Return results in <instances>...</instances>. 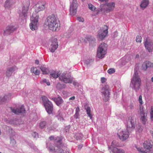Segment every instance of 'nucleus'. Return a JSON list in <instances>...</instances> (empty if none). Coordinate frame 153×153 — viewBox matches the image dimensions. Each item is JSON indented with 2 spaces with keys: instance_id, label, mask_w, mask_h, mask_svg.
Wrapping results in <instances>:
<instances>
[{
  "instance_id": "obj_1",
  "label": "nucleus",
  "mask_w": 153,
  "mask_h": 153,
  "mask_svg": "<svg viewBox=\"0 0 153 153\" xmlns=\"http://www.w3.org/2000/svg\"><path fill=\"white\" fill-rule=\"evenodd\" d=\"M45 25L49 29L53 31L58 30L60 27V24L57 17L53 15L48 16L45 21Z\"/></svg>"
},
{
  "instance_id": "obj_2",
  "label": "nucleus",
  "mask_w": 153,
  "mask_h": 153,
  "mask_svg": "<svg viewBox=\"0 0 153 153\" xmlns=\"http://www.w3.org/2000/svg\"><path fill=\"white\" fill-rule=\"evenodd\" d=\"M140 83L141 80L138 76L137 71L135 70L134 74L131 79L130 86L137 92L139 89Z\"/></svg>"
},
{
  "instance_id": "obj_3",
  "label": "nucleus",
  "mask_w": 153,
  "mask_h": 153,
  "mask_svg": "<svg viewBox=\"0 0 153 153\" xmlns=\"http://www.w3.org/2000/svg\"><path fill=\"white\" fill-rule=\"evenodd\" d=\"M115 4L114 2H109L101 4L98 10L97 13L100 12L107 13L112 11L114 9Z\"/></svg>"
},
{
  "instance_id": "obj_4",
  "label": "nucleus",
  "mask_w": 153,
  "mask_h": 153,
  "mask_svg": "<svg viewBox=\"0 0 153 153\" xmlns=\"http://www.w3.org/2000/svg\"><path fill=\"white\" fill-rule=\"evenodd\" d=\"M107 46L104 43H102L99 45L97 50V56L99 58H103L107 53Z\"/></svg>"
},
{
  "instance_id": "obj_5",
  "label": "nucleus",
  "mask_w": 153,
  "mask_h": 153,
  "mask_svg": "<svg viewBox=\"0 0 153 153\" xmlns=\"http://www.w3.org/2000/svg\"><path fill=\"white\" fill-rule=\"evenodd\" d=\"M59 79L60 81L66 84L72 83L74 80L73 77L67 73L61 74L59 75Z\"/></svg>"
},
{
  "instance_id": "obj_6",
  "label": "nucleus",
  "mask_w": 153,
  "mask_h": 153,
  "mask_svg": "<svg viewBox=\"0 0 153 153\" xmlns=\"http://www.w3.org/2000/svg\"><path fill=\"white\" fill-rule=\"evenodd\" d=\"M110 88L107 84H105L102 88L101 94L104 101H107L108 100L110 97Z\"/></svg>"
},
{
  "instance_id": "obj_7",
  "label": "nucleus",
  "mask_w": 153,
  "mask_h": 153,
  "mask_svg": "<svg viewBox=\"0 0 153 153\" xmlns=\"http://www.w3.org/2000/svg\"><path fill=\"white\" fill-rule=\"evenodd\" d=\"M108 27L106 25H104L98 31L97 38L99 41L102 40L107 35L108 32Z\"/></svg>"
},
{
  "instance_id": "obj_8",
  "label": "nucleus",
  "mask_w": 153,
  "mask_h": 153,
  "mask_svg": "<svg viewBox=\"0 0 153 153\" xmlns=\"http://www.w3.org/2000/svg\"><path fill=\"white\" fill-rule=\"evenodd\" d=\"M143 146L144 148L147 150H148V151H144L143 148L136 147L139 152L140 153H150V149L152 147V145L151 142L149 140L145 141L143 143Z\"/></svg>"
},
{
  "instance_id": "obj_9",
  "label": "nucleus",
  "mask_w": 153,
  "mask_h": 153,
  "mask_svg": "<svg viewBox=\"0 0 153 153\" xmlns=\"http://www.w3.org/2000/svg\"><path fill=\"white\" fill-rule=\"evenodd\" d=\"M39 16L36 14L33 13L30 18L31 22L30 24V29L32 30L37 29V24L38 21Z\"/></svg>"
},
{
  "instance_id": "obj_10",
  "label": "nucleus",
  "mask_w": 153,
  "mask_h": 153,
  "mask_svg": "<svg viewBox=\"0 0 153 153\" xmlns=\"http://www.w3.org/2000/svg\"><path fill=\"white\" fill-rule=\"evenodd\" d=\"M56 139L55 140L54 142L55 143L56 142H57V146L54 147L53 146L54 145L53 144H50L49 147V150L50 151L52 152H56L62 153V150H61V149H60L61 147V145L60 144H62L61 143V140H58V141H56Z\"/></svg>"
},
{
  "instance_id": "obj_11",
  "label": "nucleus",
  "mask_w": 153,
  "mask_h": 153,
  "mask_svg": "<svg viewBox=\"0 0 153 153\" xmlns=\"http://www.w3.org/2000/svg\"><path fill=\"white\" fill-rule=\"evenodd\" d=\"M140 118L142 123L145 125L147 120V114L146 112L145 109L143 108V106H140Z\"/></svg>"
},
{
  "instance_id": "obj_12",
  "label": "nucleus",
  "mask_w": 153,
  "mask_h": 153,
  "mask_svg": "<svg viewBox=\"0 0 153 153\" xmlns=\"http://www.w3.org/2000/svg\"><path fill=\"white\" fill-rule=\"evenodd\" d=\"M128 130H119L117 133V135L120 139L123 141L126 140L128 137L129 133Z\"/></svg>"
},
{
  "instance_id": "obj_13",
  "label": "nucleus",
  "mask_w": 153,
  "mask_h": 153,
  "mask_svg": "<svg viewBox=\"0 0 153 153\" xmlns=\"http://www.w3.org/2000/svg\"><path fill=\"white\" fill-rule=\"evenodd\" d=\"M28 10V6H24L18 11L19 17L22 19H24L27 16Z\"/></svg>"
},
{
  "instance_id": "obj_14",
  "label": "nucleus",
  "mask_w": 153,
  "mask_h": 153,
  "mask_svg": "<svg viewBox=\"0 0 153 153\" xmlns=\"http://www.w3.org/2000/svg\"><path fill=\"white\" fill-rule=\"evenodd\" d=\"M135 124V121L134 119L131 117L129 118L127 122V129L129 131L134 129Z\"/></svg>"
},
{
  "instance_id": "obj_15",
  "label": "nucleus",
  "mask_w": 153,
  "mask_h": 153,
  "mask_svg": "<svg viewBox=\"0 0 153 153\" xmlns=\"http://www.w3.org/2000/svg\"><path fill=\"white\" fill-rule=\"evenodd\" d=\"M77 7L78 4L76 0H73L70 7V14L71 15L74 16L76 14Z\"/></svg>"
},
{
  "instance_id": "obj_16",
  "label": "nucleus",
  "mask_w": 153,
  "mask_h": 153,
  "mask_svg": "<svg viewBox=\"0 0 153 153\" xmlns=\"http://www.w3.org/2000/svg\"><path fill=\"white\" fill-rule=\"evenodd\" d=\"M144 45L148 51L151 52L153 50V42L149 39L146 38L144 42Z\"/></svg>"
},
{
  "instance_id": "obj_17",
  "label": "nucleus",
  "mask_w": 153,
  "mask_h": 153,
  "mask_svg": "<svg viewBox=\"0 0 153 153\" xmlns=\"http://www.w3.org/2000/svg\"><path fill=\"white\" fill-rule=\"evenodd\" d=\"M45 2H39L35 5L34 7L35 9V13H35V14H38L37 13L39 11L42 10L44 9L45 8Z\"/></svg>"
},
{
  "instance_id": "obj_18",
  "label": "nucleus",
  "mask_w": 153,
  "mask_h": 153,
  "mask_svg": "<svg viewBox=\"0 0 153 153\" xmlns=\"http://www.w3.org/2000/svg\"><path fill=\"white\" fill-rule=\"evenodd\" d=\"M17 29V28L12 25L7 26L4 30L3 34L4 36H7L13 32Z\"/></svg>"
},
{
  "instance_id": "obj_19",
  "label": "nucleus",
  "mask_w": 153,
  "mask_h": 153,
  "mask_svg": "<svg viewBox=\"0 0 153 153\" xmlns=\"http://www.w3.org/2000/svg\"><path fill=\"white\" fill-rule=\"evenodd\" d=\"M12 94L8 93L5 94L3 98H0V105L6 104V103L11 98Z\"/></svg>"
},
{
  "instance_id": "obj_20",
  "label": "nucleus",
  "mask_w": 153,
  "mask_h": 153,
  "mask_svg": "<svg viewBox=\"0 0 153 153\" xmlns=\"http://www.w3.org/2000/svg\"><path fill=\"white\" fill-rule=\"evenodd\" d=\"M58 47V44L57 39L56 38L53 39L49 48L50 51L52 52H54L57 49Z\"/></svg>"
},
{
  "instance_id": "obj_21",
  "label": "nucleus",
  "mask_w": 153,
  "mask_h": 153,
  "mask_svg": "<svg viewBox=\"0 0 153 153\" xmlns=\"http://www.w3.org/2000/svg\"><path fill=\"white\" fill-rule=\"evenodd\" d=\"M11 111L16 114H19L21 113H25V110L22 106L20 108H13L12 107H10Z\"/></svg>"
},
{
  "instance_id": "obj_22",
  "label": "nucleus",
  "mask_w": 153,
  "mask_h": 153,
  "mask_svg": "<svg viewBox=\"0 0 153 153\" xmlns=\"http://www.w3.org/2000/svg\"><path fill=\"white\" fill-rule=\"evenodd\" d=\"M17 69L16 66H14L8 68L6 72V76L7 77L9 78L12 75L13 72Z\"/></svg>"
},
{
  "instance_id": "obj_23",
  "label": "nucleus",
  "mask_w": 153,
  "mask_h": 153,
  "mask_svg": "<svg viewBox=\"0 0 153 153\" xmlns=\"http://www.w3.org/2000/svg\"><path fill=\"white\" fill-rule=\"evenodd\" d=\"M113 143V142H112V145L110 148L112 152L113 153H125V151L123 150L113 147L112 145Z\"/></svg>"
},
{
  "instance_id": "obj_24",
  "label": "nucleus",
  "mask_w": 153,
  "mask_h": 153,
  "mask_svg": "<svg viewBox=\"0 0 153 153\" xmlns=\"http://www.w3.org/2000/svg\"><path fill=\"white\" fill-rule=\"evenodd\" d=\"M42 99L44 105H52L51 102L48 100L47 97L45 96H42Z\"/></svg>"
},
{
  "instance_id": "obj_25",
  "label": "nucleus",
  "mask_w": 153,
  "mask_h": 153,
  "mask_svg": "<svg viewBox=\"0 0 153 153\" xmlns=\"http://www.w3.org/2000/svg\"><path fill=\"white\" fill-rule=\"evenodd\" d=\"M51 99L53 100L57 105L62 104L63 102V100L62 98L60 97L58 98H52Z\"/></svg>"
},
{
  "instance_id": "obj_26",
  "label": "nucleus",
  "mask_w": 153,
  "mask_h": 153,
  "mask_svg": "<svg viewBox=\"0 0 153 153\" xmlns=\"http://www.w3.org/2000/svg\"><path fill=\"white\" fill-rule=\"evenodd\" d=\"M149 4V0H143L140 4V6L142 9L146 7Z\"/></svg>"
},
{
  "instance_id": "obj_27",
  "label": "nucleus",
  "mask_w": 153,
  "mask_h": 153,
  "mask_svg": "<svg viewBox=\"0 0 153 153\" xmlns=\"http://www.w3.org/2000/svg\"><path fill=\"white\" fill-rule=\"evenodd\" d=\"M50 75L51 77H53V78H56L58 77H59V75L60 74H59L58 72L57 71H51L49 72Z\"/></svg>"
},
{
  "instance_id": "obj_28",
  "label": "nucleus",
  "mask_w": 153,
  "mask_h": 153,
  "mask_svg": "<svg viewBox=\"0 0 153 153\" xmlns=\"http://www.w3.org/2000/svg\"><path fill=\"white\" fill-rule=\"evenodd\" d=\"M40 68L43 74H47L49 73L48 70L45 67V65L41 66Z\"/></svg>"
},
{
  "instance_id": "obj_29",
  "label": "nucleus",
  "mask_w": 153,
  "mask_h": 153,
  "mask_svg": "<svg viewBox=\"0 0 153 153\" xmlns=\"http://www.w3.org/2000/svg\"><path fill=\"white\" fill-rule=\"evenodd\" d=\"M46 110L49 114L52 113L53 110V106H45Z\"/></svg>"
},
{
  "instance_id": "obj_30",
  "label": "nucleus",
  "mask_w": 153,
  "mask_h": 153,
  "mask_svg": "<svg viewBox=\"0 0 153 153\" xmlns=\"http://www.w3.org/2000/svg\"><path fill=\"white\" fill-rule=\"evenodd\" d=\"M60 145H61V147L60 149L62 150L61 153H71L66 147L65 146H64L62 144H61Z\"/></svg>"
},
{
  "instance_id": "obj_31",
  "label": "nucleus",
  "mask_w": 153,
  "mask_h": 153,
  "mask_svg": "<svg viewBox=\"0 0 153 153\" xmlns=\"http://www.w3.org/2000/svg\"><path fill=\"white\" fill-rule=\"evenodd\" d=\"M31 71L33 73H34L36 75H39L40 71L38 70L36 68L33 67L31 69Z\"/></svg>"
},
{
  "instance_id": "obj_32",
  "label": "nucleus",
  "mask_w": 153,
  "mask_h": 153,
  "mask_svg": "<svg viewBox=\"0 0 153 153\" xmlns=\"http://www.w3.org/2000/svg\"><path fill=\"white\" fill-rule=\"evenodd\" d=\"M85 108L86 110L87 114L90 117V119H91L92 118V115L91 114V110L90 107L87 106V107H85Z\"/></svg>"
},
{
  "instance_id": "obj_33",
  "label": "nucleus",
  "mask_w": 153,
  "mask_h": 153,
  "mask_svg": "<svg viewBox=\"0 0 153 153\" xmlns=\"http://www.w3.org/2000/svg\"><path fill=\"white\" fill-rule=\"evenodd\" d=\"M12 4V3L10 0H7L4 3V7L6 8H8Z\"/></svg>"
},
{
  "instance_id": "obj_34",
  "label": "nucleus",
  "mask_w": 153,
  "mask_h": 153,
  "mask_svg": "<svg viewBox=\"0 0 153 153\" xmlns=\"http://www.w3.org/2000/svg\"><path fill=\"white\" fill-rule=\"evenodd\" d=\"M75 137L76 139L80 140L82 139L83 137V135L82 134L77 133L75 135Z\"/></svg>"
},
{
  "instance_id": "obj_35",
  "label": "nucleus",
  "mask_w": 153,
  "mask_h": 153,
  "mask_svg": "<svg viewBox=\"0 0 153 153\" xmlns=\"http://www.w3.org/2000/svg\"><path fill=\"white\" fill-rule=\"evenodd\" d=\"M143 130V128L140 125H138L136 129V131L137 132L139 133H140Z\"/></svg>"
},
{
  "instance_id": "obj_36",
  "label": "nucleus",
  "mask_w": 153,
  "mask_h": 153,
  "mask_svg": "<svg viewBox=\"0 0 153 153\" xmlns=\"http://www.w3.org/2000/svg\"><path fill=\"white\" fill-rule=\"evenodd\" d=\"M46 124V123L45 121H42L39 123V127L41 128H44Z\"/></svg>"
},
{
  "instance_id": "obj_37",
  "label": "nucleus",
  "mask_w": 153,
  "mask_h": 153,
  "mask_svg": "<svg viewBox=\"0 0 153 153\" xmlns=\"http://www.w3.org/2000/svg\"><path fill=\"white\" fill-rule=\"evenodd\" d=\"M147 64V66L148 68L153 67V63L148 61H146Z\"/></svg>"
},
{
  "instance_id": "obj_38",
  "label": "nucleus",
  "mask_w": 153,
  "mask_h": 153,
  "mask_svg": "<svg viewBox=\"0 0 153 153\" xmlns=\"http://www.w3.org/2000/svg\"><path fill=\"white\" fill-rule=\"evenodd\" d=\"M88 8L92 11H94L96 8V7L91 4H88Z\"/></svg>"
},
{
  "instance_id": "obj_39",
  "label": "nucleus",
  "mask_w": 153,
  "mask_h": 153,
  "mask_svg": "<svg viewBox=\"0 0 153 153\" xmlns=\"http://www.w3.org/2000/svg\"><path fill=\"white\" fill-rule=\"evenodd\" d=\"M115 72V70L113 68L109 69L108 70V72L110 74H112Z\"/></svg>"
},
{
  "instance_id": "obj_40",
  "label": "nucleus",
  "mask_w": 153,
  "mask_h": 153,
  "mask_svg": "<svg viewBox=\"0 0 153 153\" xmlns=\"http://www.w3.org/2000/svg\"><path fill=\"white\" fill-rule=\"evenodd\" d=\"M142 37L140 36H137L136 38V41L137 42H141L142 41Z\"/></svg>"
},
{
  "instance_id": "obj_41",
  "label": "nucleus",
  "mask_w": 153,
  "mask_h": 153,
  "mask_svg": "<svg viewBox=\"0 0 153 153\" xmlns=\"http://www.w3.org/2000/svg\"><path fill=\"white\" fill-rule=\"evenodd\" d=\"M142 69L144 70H146L147 68L148 67L147 66V64L146 61L143 62L142 65Z\"/></svg>"
},
{
  "instance_id": "obj_42",
  "label": "nucleus",
  "mask_w": 153,
  "mask_h": 153,
  "mask_svg": "<svg viewBox=\"0 0 153 153\" xmlns=\"http://www.w3.org/2000/svg\"><path fill=\"white\" fill-rule=\"evenodd\" d=\"M150 114L151 120H152L153 121V107L152 106L151 108Z\"/></svg>"
},
{
  "instance_id": "obj_43",
  "label": "nucleus",
  "mask_w": 153,
  "mask_h": 153,
  "mask_svg": "<svg viewBox=\"0 0 153 153\" xmlns=\"http://www.w3.org/2000/svg\"><path fill=\"white\" fill-rule=\"evenodd\" d=\"M93 60L92 59H87L85 62V63L87 64H89L91 62H93Z\"/></svg>"
},
{
  "instance_id": "obj_44",
  "label": "nucleus",
  "mask_w": 153,
  "mask_h": 153,
  "mask_svg": "<svg viewBox=\"0 0 153 153\" xmlns=\"http://www.w3.org/2000/svg\"><path fill=\"white\" fill-rule=\"evenodd\" d=\"M139 102H140V104H143V101L142 100V97L141 95H140L139 97V100H138Z\"/></svg>"
},
{
  "instance_id": "obj_45",
  "label": "nucleus",
  "mask_w": 153,
  "mask_h": 153,
  "mask_svg": "<svg viewBox=\"0 0 153 153\" xmlns=\"http://www.w3.org/2000/svg\"><path fill=\"white\" fill-rule=\"evenodd\" d=\"M77 20L80 22H83L84 21V19L83 18L80 17L77 18Z\"/></svg>"
},
{
  "instance_id": "obj_46",
  "label": "nucleus",
  "mask_w": 153,
  "mask_h": 153,
  "mask_svg": "<svg viewBox=\"0 0 153 153\" xmlns=\"http://www.w3.org/2000/svg\"><path fill=\"white\" fill-rule=\"evenodd\" d=\"M32 135L34 138L36 137L37 136H38V134L36 132H33L32 134Z\"/></svg>"
},
{
  "instance_id": "obj_47",
  "label": "nucleus",
  "mask_w": 153,
  "mask_h": 153,
  "mask_svg": "<svg viewBox=\"0 0 153 153\" xmlns=\"http://www.w3.org/2000/svg\"><path fill=\"white\" fill-rule=\"evenodd\" d=\"M72 83H73V85L74 86H76L77 87H78L79 86V84L78 82H74V81H73Z\"/></svg>"
},
{
  "instance_id": "obj_48",
  "label": "nucleus",
  "mask_w": 153,
  "mask_h": 153,
  "mask_svg": "<svg viewBox=\"0 0 153 153\" xmlns=\"http://www.w3.org/2000/svg\"><path fill=\"white\" fill-rule=\"evenodd\" d=\"M79 113L76 112L75 114L74 115V117L76 119H77L78 118L79 116Z\"/></svg>"
},
{
  "instance_id": "obj_49",
  "label": "nucleus",
  "mask_w": 153,
  "mask_h": 153,
  "mask_svg": "<svg viewBox=\"0 0 153 153\" xmlns=\"http://www.w3.org/2000/svg\"><path fill=\"white\" fill-rule=\"evenodd\" d=\"M43 82L44 83H46L48 85H50V83L49 82H48L46 79H43Z\"/></svg>"
},
{
  "instance_id": "obj_50",
  "label": "nucleus",
  "mask_w": 153,
  "mask_h": 153,
  "mask_svg": "<svg viewBox=\"0 0 153 153\" xmlns=\"http://www.w3.org/2000/svg\"><path fill=\"white\" fill-rule=\"evenodd\" d=\"M106 79L104 77H102L101 79V81L102 83L105 82L106 81Z\"/></svg>"
},
{
  "instance_id": "obj_51",
  "label": "nucleus",
  "mask_w": 153,
  "mask_h": 153,
  "mask_svg": "<svg viewBox=\"0 0 153 153\" xmlns=\"http://www.w3.org/2000/svg\"><path fill=\"white\" fill-rule=\"evenodd\" d=\"M79 108L78 107H77L76 109V112L79 113Z\"/></svg>"
},
{
  "instance_id": "obj_52",
  "label": "nucleus",
  "mask_w": 153,
  "mask_h": 153,
  "mask_svg": "<svg viewBox=\"0 0 153 153\" xmlns=\"http://www.w3.org/2000/svg\"><path fill=\"white\" fill-rule=\"evenodd\" d=\"M75 99V97L74 96H72L69 98V100H74Z\"/></svg>"
},
{
  "instance_id": "obj_53",
  "label": "nucleus",
  "mask_w": 153,
  "mask_h": 153,
  "mask_svg": "<svg viewBox=\"0 0 153 153\" xmlns=\"http://www.w3.org/2000/svg\"><path fill=\"white\" fill-rule=\"evenodd\" d=\"M50 140H52L54 139V137L53 136H51L49 138Z\"/></svg>"
},
{
  "instance_id": "obj_54",
  "label": "nucleus",
  "mask_w": 153,
  "mask_h": 153,
  "mask_svg": "<svg viewBox=\"0 0 153 153\" xmlns=\"http://www.w3.org/2000/svg\"><path fill=\"white\" fill-rule=\"evenodd\" d=\"M35 63L36 64L38 65V64H39V61L38 60H36L35 61Z\"/></svg>"
},
{
  "instance_id": "obj_55",
  "label": "nucleus",
  "mask_w": 153,
  "mask_h": 153,
  "mask_svg": "<svg viewBox=\"0 0 153 153\" xmlns=\"http://www.w3.org/2000/svg\"><path fill=\"white\" fill-rule=\"evenodd\" d=\"M82 145H79L78 146V148L81 149L82 148Z\"/></svg>"
},
{
  "instance_id": "obj_56",
  "label": "nucleus",
  "mask_w": 153,
  "mask_h": 153,
  "mask_svg": "<svg viewBox=\"0 0 153 153\" xmlns=\"http://www.w3.org/2000/svg\"><path fill=\"white\" fill-rule=\"evenodd\" d=\"M150 132L151 134L152 135L153 137V131H150Z\"/></svg>"
},
{
  "instance_id": "obj_57",
  "label": "nucleus",
  "mask_w": 153,
  "mask_h": 153,
  "mask_svg": "<svg viewBox=\"0 0 153 153\" xmlns=\"http://www.w3.org/2000/svg\"><path fill=\"white\" fill-rule=\"evenodd\" d=\"M139 56L138 54H137L136 55V58H138Z\"/></svg>"
},
{
  "instance_id": "obj_58",
  "label": "nucleus",
  "mask_w": 153,
  "mask_h": 153,
  "mask_svg": "<svg viewBox=\"0 0 153 153\" xmlns=\"http://www.w3.org/2000/svg\"><path fill=\"white\" fill-rule=\"evenodd\" d=\"M151 81L152 82H153V76L151 78Z\"/></svg>"
},
{
  "instance_id": "obj_59",
  "label": "nucleus",
  "mask_w": 153,
  "mask_h": 153,
  "mask_svg": "<svg viewBox=\"0 0 153 153\" xmlns=\"http://www.w3.org/2000/svg\"><path fill=\"white\" fill-rule=\"evenodd\" d=\"M1 130H0V135L1 134Z\"/></svg>"
},
{
  "instance_id": "obj_60",
  "label": "nucleus",
  "mask_w": 153,
  "mask_h": 153,
  "mask_svg": "<svg viewBox=\"0 0 153 153\" xmlns=\"http://www.w3.org/2000/svg\"><path fill=\"white\" fill-rule=\"evenodd\" d=\"M60 84L59 83H58V84H57L58 85H60Z\"/></svg>"
},
{
  "instance_id": "obj_61",
  "label": "nucleus",
  "mask_w": 153,
  "mask_h": 153,
  "mask_svg": "<svg viewBox=\"0 0 153 153\" xmlns=\"http://www.w3.org/2000/svg\"><path fill=\"white\" fill-rule=\"evenodd\" d=\"M62 120H64V119H63V118H62Z\"/></svg>"
},
{
  "instance_id": "obj_62",
  "label": "nucleus",
  "mask_w": 153,
  "mask_h": 153,
  "mask_svg": "<svg viewBox=\"0 0 153 153\" xmlns=\"http://www.w3.org/2000/svg\"><path fill=\"white\" fill-rule=\"evenodd\" d=\"M0 153H1V152H0Z\"/></svg>"
}]
</instances>
